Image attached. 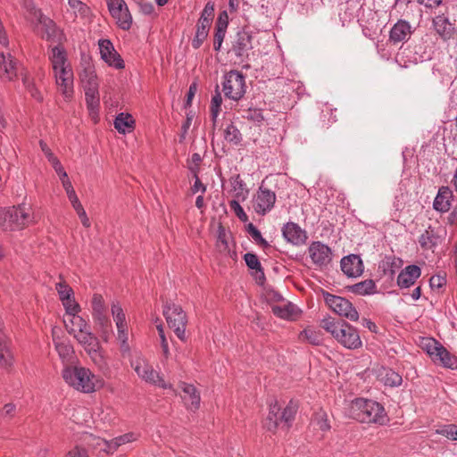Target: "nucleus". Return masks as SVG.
I'll return each instance as SVG.
<instances>
[{"instance_id":"obj_4","label":"nucleus","mask_w":457,"mask_h":457,"mask_svg":"<svg viewBox=\"0 0 457 457\" xmlns=\"http://www.w3.org/2000/svg\"><path fill=\"white\" fill-rule=\"evenodd\" d=\"M31 221V208L26 202L17 206L0 208V228L4 231L21 229Z\"/></svg>"},{"instance_id":"obj_14","label":"nucleus","mask_w":457,"mask_h":457,"mask_svg":"<svg viewBox=\"0 0 457 457\" xmlns=\"http://www.w3.org/2000/svg\"><path fill=\"white\" fill-rule=\"evenodd\" d=\"M309 255L312 262L319 267H325L332 260V251L327 245L315 241L308 248Z\"/></svg>"},{"instance_id":"obj_47","label":"nucleus","mask_w":457,"mask_h":457,"mask_svg":"<svg viewBox=\"0 0 457 457\" xmlns=\"http://www.w3.org/2000/svg\"><path fill=\"white\" fill-rule=\"evenodd\" d=\"M112 314L117 328H121V326H127L125 320V314L123 312L122 308L118 303H112Z\"/></svg>"},{"instance_id":"obj_5","label":"nucleus","mask_w":457,"mask_h":457,"mask_svg":"<svg viewBox=\"0 0 457 457\" xmlns=\"http://www.w3.org/2000/svg\"><path fill=\"white\" fill-rule=\"evenodd\" d=\"M245 77L241 71L231 70L224 75L222 91L225 97L238 101L245 96Z\"/></svg>"},{"instance_id":"obj_43","label":"nucleus","mask_w":457,"mask_h":457,"mask_svg":"<svg viewBox=\"0 0 457 457\" xmlns=\"http://www.w3.org/2000/svg\"><path fill=\"white\" fill-rule=\"evenodd\" d=\"M436 434L444 436L450 440L457 441V425L446 424L439 426L436 429Z\"/></svg>"},{"instance_id":"obj_31","label":"nucleus","mask_w":457,"mask_h":457,"mask_svg":"<svg viewBox=\"0 0 457 457\" xmlns=\"http://www.w3.org/2000/svg\"><path fill=\"white\" fill-rule=\"evenodd\" d=\"M14 361L12 352L5 344V337L0 334V368L10 370Z\"/></svg>"},{"instance_id":"obj_33","label":"nucleus","mask_w":457,"mask_h":457,"mask_svg":"<svg viewBox=\"0 0 457 457\" xmlns=\"http://www.w3.org/2000/svg\"><path fill=\"white\" fill-rule=\"evenodd\" d=\"M54 344L55 350L58 353L59 357L62 361H70L74 354V350L72 345L67 340H62L61 338H54Z\"/></svg>"},{"instance_id":"obj_62","label":"nucleus","mask_w":457,"mask_h":457,"mask_svg":"<svg viewBox=\"0 0 457 457\" xmlns=\"http://www.w3.org/2000/svg\"><path fill=\"white\" fill-rule=\"evenodd\" d=\"M156 328H157V330L159 332V336H160V338H161V344H162V352H163V353L165 355H167L168 353H169V346H168L167 339H166L165 335H164L162 325H161V324L157 325Z\"/></svg>"},{"instance_id":"obj_64","label":"nucleus","mask_w":457,"mask_h":457,"mask_svg":"<svg viewBox=\"0 0 457 457\" xmlns=\"http://www.w3.org/2000/svg\"><path fill=\"white\" fill-rule=\"evenodd\" d=\"M64 457H87L86 450L76 447L71 450Z\"/></svg>"},{"instance_id":"obj_13","label":"nucleus","mask_w":457,"mask_h":457,"mask_svg":"<svg viewBox=\"0 0 457 457\" xmlns=\"http://www.w3.org/2000/svg\"><path fill=\"white\" fill-rule=\"evenodd\" d=\"M101 58L108 63L109 66L115 69H123L124 62L119 53L109 39H100L98 42Z\"/></svg>"},{"instance_id":"obj_60","label":"nucleus","mask_w":457,"mask_h":457,"mask_svg":"<svg viewBox=\"0 0 457 457\" xmlns=\"http://www.w3.org/2000/svg\"><path fill=\"white\" fill-rule=\"evenodd\" d=\"M266 298L269 302L275 303H279L285 302V299L282 296V295L274 289H270V290L267 291Z\"/></svg>"},{"instance_id":"obj_38","label":"nucleus","mask_w":457,"mask_h":457,"mask_svg":"<svg viewBox=\"0 0 457 457\" xmlns=\"http://www.w3.org/2000/svg\"><path fill=\"white\" fill-rule=\"evenodd\" d=\"M279 421H281L280 407L278 405L277 403L274 404H270L268 417L264 421V427L268 430L272 431L277 428Z\"/></svg>"},{"instance_id":"obj_58","label":"nucleus","mask_w":457,"mask_h":457,"mask_svg":"<svg viewBox=\"0 0 457 457\" xmlns=\"http://www.w3.org/2000/svg\"><path fill=\"white\" fill-rule=\"evenodd\" d=\"M16 411L15 404L9 403H6L0 411V417L3 419H12L14 417Z\"/></svg>"},{"instance_id":"obj_30","label":"nucleus","mask_w":457,"mask_h":457,"mask_svg":"<svg viewBox=\"0 0 457 457\" xmlns=\"http://www.w3.org/2000/svg\"><path fill=\"white\" fill-rule=\"evenodd\" d=\"M271 310L276 316L286 320L294 319L298 315L299 312L298 308L291 303L273 304Z\"/></svg>"},{"instance_id":"obj_48","label":"nucleus","mask_w":457,"mask_h":457,"mask_svg":"<svg viewBox=\"0 0 457 457\" xmlns=\"http://www.w3.org/2000/svg\"><path fill=\"white\" fill-rule=\"evenodd\" d=\"M145 380L149 381L160 387L165 388L167 386L163 378L160 376V374L154 370H145Z\"/></svg>"},{"instance_id":"obj_42","label":"nucleus","mask_w":457,"mask_h":457,"mask_svg":"<svg viewBox=\"0 0 457 457\" xmlns=\"http://www.w3.org/2000/svg\"><path fill=\"white\" fill-rule=\"evenodd\" d=\"M296 411L297 404L295 402L290 401L282 413H280L281 422H285L287 426L289 427L290 423L295 419Z\"/></svg>"},{"instance_id":"obj_46","label":"nucleus","mask_w":457,"mask_h":457,"mask_svg":"<svg viewBox=\"0 0 457 457\" xmlns=\"http://www.w3.org/2000/svg\"><path fill=\"white\" fill-rule=\"evenodd\" d=\"M127 326H121V328H117V338L120 342V352L123 356L129 353V345L128 344V334H127Z\"/></svg>"},{"instance_id":"obj_53","label":"nucleus","mask_w":457,"mask_h":457,"mask_svg":"<svg viewBox=\"0 0 457 457\" xmlns=\"http://www.w3.org/2000/svg\"><path fill=\"white\" fill-rule=\"evenodd\" d=\"M244 259H245L246 265L250 269L259 270V271H261L262 276V277L264 276L263 272L262 271L261 263L259 262L257 255H255L254 253H246L244 255Z\"/></svg>"},{"instance_id":"obj_40","label":"nucleus","mask_w":457,"mask_h":457,"mask_svg":"<svg viewBox=\"0 0 457 457\" xmlns=\"http://www.w3.org/2000/svg\"><path fill=\"white\" fill-rule=\"evenodd\" d=\"M224 137L228 142L232 143L235 145H239L243 139L240 130L233 124V122L226 128Z\"/></svg>"},{"instance_id":"obj_34","label":"nucleus","mask_w":457,"mask_h":457,"mask_svg":"<svg viewBox=\"0 0 457 457\" xmlns=\"http://www.w3.org/2000/svg\"><path fill=\"white\" fill-rule=\"evenodd\" d=\"M352 293L358 295H369L377 292V286L373 279H365L349 287Z\"/></svg>"},{"instance_id":"obj_20","label":"nucleus","mask_w":457,"mask_h":457,"mask_svg":"<svg viewBox=\"0 0 457 457\" xmlns=\"http://www.w3.org/2000/svg\"><path fill=\"white\" fill-rule=\"evenodd\" d=\"M433 26L444 41L453 38L456 33L454 24L451 23L449 19L444 14L437 15L433 19Z\"/></svg>"},{"instance_id":"obj_2","label":"nucleus","mask_w":457,"mask_h":457,"mask_svg":"<svg viewBox=\"0 0 457 457\" xmlns=\"http://www.w3.org/2000/svg\"><path fill=\"white\" fill-rule=\"evenodd\" d=\"M349 416L362 423L385 425L388 421V417L382 404L363 398H357L351 403Z\"/></svg>"},{"instance_id":"obj_41","label":"nucleus","mask_w":457,"mask_h":457,"mask_svg":"<svg viewBox=\"0 0 457 457\" xmlns=\"http://www.w3.org/2000/svg\"><path fill=\"white\" fill-rule=\"evenodd\" d=\"M382 381L388 386H398L402 384V377L393 370H384Z\"/></svg>"},{"instance_id":"obj_12","label":"nucleus","mask_w":457,"mask_h":457,"mask_svg":"<svg viewBox=\"0 0 457 457\" xmlns=\"http://www.w3.org/2000/svg\"><path fill=\"white\" fill-rule=\"evenodd\" d=\"M92 316L95 322L100 326L103 333H107L111 328V321L105 312L104 300L99 294L92 297Z\"/></svg>"},{"instance_id":"obj_10","label":"nucleus","mask_w":457,"mask_h":457,"mask_svg":"<svg viewBox=\"0 0 457 457\" xmlns=\"http://www.w3.org/2000/svg\"><path fill=\"white\" fill-rule=\"evenodd\" d=\"M133 440V434H125L117 436L110 441H107L101 437L94 436L92 435L88 436V437L87 438L88 445L92 446L96 450H99V452H104L108 454L113 453L118 449L119 446L129 443Z\"/></svg>"},{"instance_id":"obj_55","label":"nucleus","mask_w":457,"mask_h":457,"mask_svg":"<svg viewBox=\"0 0 457 457\" xmlns=\"http://www.w3.org/2000/svg\"><path fill=\"white\" fill-rule=\"evenodd\" d=\"M22 80L24 86L27 87L30 96L38 102L43 101V96L41 93L37 90L35 85L29 80V79L26 76L22 79Z\"/></svg>"},{"instance_id":"obj_44","label":"nucleus","mask_w":457,"mask_h":457,"mask_svg":"<svg viewBox=\"0 0 457 457\" xmlns=\"http://www.w3.org/2000/svg\"><path fill=\"white\" fill-rule=\"evenodd\" d=\"M300 337L307 340L313 345H320L322 343V337L320 332L306 328L301 332Z\"/></svg>"},{"instance_id":"obj_45","label":"nucleus","mask_w":457,"mask_h":457,"mask_svg":"<svg viewBox=\"0 0 457 457\" xmlns=\"http://www.w3.org/2000/svg\"><path fill=\"white\" fill-rule=\"evenodd\" d=\"M312 423L317 426L321 431H328L330 428V425L328 420V414L320 411L315 413L314 418L312 420Z\"/></svg>"},{"instance_id":"obj_17","label":"nucleus","mask_w":457,"mask_h":457,"mask_svg":"<svg viewBox=\"0 0 457 457\" xmlns=\"http://www.w3.org/2000/svg\"><path fill=\"white\" fill-rule=\"evenodd\" d=\"M18 61L11 54L0 53V78L13 80L18 78Z\"/></svg>"},{"instance_id":"obj_27","label":"nucleus","mask_w":457,"mask_h":457,"mask_svg":"<svg viewBox=\"0 0 457 457\" xmlns=\"http://www.w3.org/2000/svg\"><path fill=\"white\" fill-rule=\"evenodd\" d=\"M85 100L89 115L96 121L100 108V96L98 88H86Z\"/></svg>"},{"instance_id":"obj_61","label":"nucleus","mask_w":457,"mask_h":457,"mask_svg":"<svg viewBox=\"0 0 457 457\" xmlns=\"http://www.w3.org/2000/svg\"><path fill=\"white\" fill-rule=\"evenodd\" d=\"M50 163L55 170L56 173L60 176V179H62V181L68 179V175L57 157L54 158V161L50 162Z\"/></svg>"},{"instance_id":"obj_56","label":"nucleus","mask_w":457,"mask_h":457,"mask_svg":"<svg viewBox=\"0 0 457 457\" xmlns=\"http://www.w3.org/2000/svg\"><path fill=\"white\" fill-rule=\"evenodd\" d=\"M257 200H276L275 192L266 188L262 182L259 187Z\"/></svg>"},{"instance_id":"obj_24","label":"nucleus","mask_w":457,"mask_h":457,"mask_svg":"<svg viewBox=\"0 0 457 457\" xmlns=\"http://www.w3.org/2000/svg\"><path fill=\"white\" fill-rule=\"evenodd\" d=\"M179 387L182 391L181 397L187 407L190 410L198 409L200 406V395L196 388L193 385L185 382L180 383Z\"/></svg>"},{"instance_id":"obj_32","label":"nucleus","mask_w":457,"mask_h":457,"mask_svg":"<svg viewBox=\"0 0 457 457\" xmlns=\"http://www.w3.org/2000/svg\"><path fill=\"white\" fill-rule=\"evenodd\" d=\"M211 26L212 24L209 22L206 23L204 21H197L195 35L191 43L194 49H199L201 47L209 35Z\"/></svg>"},{"instance_id":"obj_37","label":"nucleus","mask_w":457,"mask_h":457,"mask_svg":"<svg viewBox=\"0 0 457 457\" xmlns=\"http://www.w3.org/2000/svg\"><path fill=\"white\" fill-rule=\"evenodd\" d=\"M50 60L53 63V68L55 72H57L59 69L66 68L65 62L67 61V54L64 47L61 46L60 45L53 47Z\"/></svg>"},{"instance_id":"obj_29","label":"nucleus","mask_w":457,"mask_h":457,"mask_svg":"<svg viewBox=\"0 0 457 457\" xmlns=\"http://www.w3.org/2000/svg\"><path fill=\"white\" fill-rule=\"evenodd\" d=\"M64 322L67 331L73 337L77 333H81L90 328L87 322L78 314L69 316L68 320H65Z\"/></svg>"},{"instance_id":"obj_11","label":"nucleus","mask_w":457,"mask_h":457,"mask_svg":"<svg viewBox=\"0 0 457 457\" xmlns=\"http://www.w3.org/2000/svg\"><path fill=\"white\" fill-rule=\"evenodd\" d=\"M111 15L116 20L122 29L130 28L132 18L124 0H106Z\"/></svg>"},{"instance_id":"obj_23","label":"nucleus","mask_w":457,"mask_h":457,"mask_svg":"<svg viewBox=\"0 0 457 457\" xmlns=\"http://www.w3.org/2000/svg\"><path fill=\"white\" fill-rule=\"evenodd\" d=\"M421 275V270L417 265L406 266L397 277V285L401 288H409L416 282Z\"/></svg>"},{"instance_id":"obj_16","label":"nucleus","mask_w":457,"mask_h":457,"mask_svg":"<svg viewBox=\"0 0 457 457\" xmlns=\"http://www.w3.org/2000/svg\"><path fill=\"white\" fill-rule=\"evenodd\" d=\"M340 265L342 271L350 278L360 277L364 270L362 260L357 254L345 256L342 258Z\"/></svg>"},{"instance_id":"obj_36","label":"nucleus","mask_w":457,"mask_h":457,"mask_svg":"<svg viewBox=\"0 0 457 457\" xmlns=\"http://www.w3.org/2000/svg\"><path fill=\"white\" fill-rule=\"evenodd\" d=\"M217 226V235H216V246L220 253H228L229 252V237L230 234L225 229L222 223L218 221L216 223Z\"/></svg>"},{"instance_id":"obj_3","label":"nucleus","mask_w":457,"mask_h":457,"mask_svg":"<svg viewBox=\"0 0 457 457\" xmlns=\"http://www.w3.org/2000/svg\"><path fill=\"white\" fill-rule=\"evenodd\" d=\"M62 378L70 386L81 393H93L96 388L103 386L101 379L89 369L81 366L64 368Z\"/></svg>"},{"instance_id":"obj_39","label":"nucleus","mask_w":457,"mask_h":457,"mask_svg":"<svg viewBox=\"0 0 457 457\" xmlns=\"http://www.w3.org/2000/svg\"><path fill=\"white\" fill-rule=\"evenodd\" d=\"M221 104L222 97L219 90V85H216L215 95L212 96L210 105L211 119L213 123V128L215 127L217 117L221 110Z\"/></svg>"},{"instance_id":"obj_1","label":"nucleus","mask_w":457,"mask_h":457,"mask_svg":"<svg viewBox=\"0 0 457 457\" xmlns=\"http://www.w3.org/2000/svg\"><path fill=\"white\" fill-rule=\"evenodd\" d=\"M320 326L347 349L356 350L362 346L358 329L345 320L326 317L320 320Z\"/></svg>"},{"instance_id":"obj_21","label":"nucleus","mask_w":457,"mask_h":457,"mask_svg":"<svg viewBox=\"0 0 457 457\" xmlns=\"http://www.w3.org/2000/svg\"><path fill=\"white\" fill-rule=\"evenodd\" d=\"M56 83L62 89L65 98H71L73 96V74L71 70L62 68L55 72Z\"/></svg>"},{"instance_id":"obj_51","label":"nucleus","mask_w":457,"mask_h":457,"mask_svg":"<svg viewBox=\"0 0 457 457\" xmlns=\"http://www.w3.org/2000/svg\"><path fill=\"white\" fill-rule=\"evenodd\" d=\"M214 18V4L212 2H208L204 10L201 12L200 18L198 21H204L206 23H212Z\"/></svg>"},{"instance_id":"obj_63","label":"nucleus","mask_w":457,"mask_h":457,"mask_svg":"<svg viewBox=\"0 0 457 457\" xmlns=\"http://www.w3.org/2000/svg\"><path fill=\"white\" fill-rule=\"evenodd\" d=\"M39 145H40L42 152L45 154L47 160L49 161V162L52 161H54V158H56V156L52 153V151L49 148V146L47 145V144L45 141L40 140Z\"/></svg>"},{"instance_id":"obj_18","label":"nucleus","mask_w":457,"mask_h":457,"mask_svg":"<svg viewBox=\"0 0 457 457\" xmlns=\"http://www.w3.org/2000/svg\"><path fill=\"white\" fill-rule=\"evenodd\" d=\"M28 8L30 9V12L33 13L35 18L37 20L38 23L42 25L43 29H45V35L42 36L43 38L46 40L53 39L57 31V27L55 22L51 20L50 18L46 17L43 14L41 10L35 8L32 2L29 3V5H28Z\"/></svg>"},{"instance_id":"obj_22","label":"nucleus","mask_w":457,"mask_h":457,"mask_svg":"<svg viewBox=\"0 0 457 457\" xmlns=\"http://www.w3.org/2000/svg\"><path fill=\"white\" fill-rule=\"evenodd\" d=\"M412 33L410 23L405 20H398L392 27L389 40L394 44L407 41Z\"/></svg>"},{"instance_id":"obj_57","label":"nucleus","mask_w":457,"mask_h":457,"mask_svg":"<svg viewBox=\"0 0 457 457\" xmlns=\"http://www.w3.org/2000/svg\"><path fill=\"white\" fill-rule=\"evenodd\" d=\"M226 32L227 31H225V30L214 29V33H213V49H214V51H216V52L220 51L221 45L225 38Z\"/></svg>"},{"instance_id":"obj_8","label":"nucleus","mask_w":457,"mask_h":457,"mask_svg":"<svg viewBox=\"0 0 457 457\" xmlns=\"http://www.w3.org/2000/svg\"><path fill=\"white\" fill-rule=\"evenodd\" d=\"M74 338L83 346L84 350L96 365L102 366L104 363L100 342L91 332L90 328L84 332L75 334Z\"/></svg>"},{"instance_id":"obj_15","label":"nucleus","mask_w":457,"mask_h":457,"mask_svg":"<svg viewBox=\"0 0 457 457\" xmlns=\"http://www.w3.org/2000/svg\"><path fill=\"white\" fill-rule=\"evenodd\" d=\"M253 36L245 29L237 31L231 50L235 55L241 61L244 57H248V51L252 49Z\"/></svg>"},{"instance_id":"obj_54","label":"nucleus","mask_w":457,"mask_h":457,"mask_svg":"<svg viewBox=\"0 0 457 457\" xmlns=\"http://www.w3.org/2000/svg\"><path fill=\"white\" fill-rule=\"evenodd\" d=\"M246 118L249 120H252V121L255 122L259 126L265 120V118H264V116L262 114V109H257V108H254V109L249 108L248 111H247Z\"/></svg>"},{"instance_id":"obj_7","label":"nucleus","mask_w":457,"mask_h":457,"mask_svg":"<svg viewBox=\"0 0 457 457\" xmlns=\"http://www.w3.org/2000/svg\"><path fill=\"white\" fill-rule=\"evenodd\" d=\"M163 314L169 327L181 341H185L187 319L182 308L174 303L169 304L164 307Z\"/></svg>"},{"instance_id":"obj_9","label":"nucleus","mask_w":457,"mask_h":457,"mask_svg":"<svg viewBox=\"0 0 457 457\" xmlns=\"http://www.w3.org/2000/svg\"><path fill=\"white\" fill-rule=\"evenodd\" d=\"M324 298L328 307L339 316L351 321L359 320V312L349 300L329 293H326Z\"/></svg>"},{"instance_id":"obj_19","label":"nucleus","mask_w":457,"mask_h":457,"mask_svg":"<svg viewBox=\"0 0 457 457\" xmlns=\"http://www.w3.org/2000/svg\"><path fill=\"white\" fill-rule=\"evenodd\" d=\"M282 234L287 242L295 245H303L307 239L306 232L294 222L287 223L282 228Z\"/></svg>"},{"instance_id":"obj_52","label":"nucleus","mask_w":457,"mask_h":457,"mask_svg":"<svg viewBox=\"0 0 457 457\" xmlns=\"http://www.w3.org/2000/svg\"><path fill=\"white\" fill-rule=\"evenodd\" d=\"M72 205H73V208L76 211L78 216L79 217L82 225L85 228H89L91 223L87 215L85 208L81 204V202H72Z\"/></svg>"},{"instance_id":"obj_6","label":"nucleus","mask_w":457,"mask_h":457,"mask_svg":"<svg viewBox=\"0 0 457 457\" xmlns=\"http://www.w3.org/2000/svg\"><path fill=\"white\" fill-rule=\"evenodd\" d=\"M425 349L435 363L451 370L457 369V357L452 354L436 340L428 339L425 344Z\"/></svg>"},{"instance_id":"obj_59","label":"nucleus","mask_w":457,"mask_h":457,"mask_svg":"<svg viewBox=\"0 0 457 457\" xmlns=\"http://www.w3.org/2000/svg\"><path fill=\"white\" fill-rule=\"evenodd\" d=\"M453 197V195L451 188L448 186H443L439 188L434 200H446Z\"/></svg>"},{"instance_id":"obj_26","label":"nucleus","mask_w":457,"mask_h":457,"mask_svg":"<svg viewBox=\"0 0 457 457\" xmlns=\"http://www.w3.org/2000/svg\"><path fill=\"white\" fill-rule=\"evenodd\" d=\"M442 239L436 228L429 226L420 235L419 243L421 248L425 250H432L441 243Z\"/></svg>"},{"instance_id":"obj_50","label":"nucleus","mask_w":457,"mask_h":457,"mask_svg":"<svg viewBox=\"0 0 457 457\" xmlns=\"http://www.w3.org/2000/svg\"><path fill=\"white\" fill-rule=\"evenodd\" d=\"M62 303L68 316L78 314L80 311L79 304L75 301L74 296L64 299Z\"/></svg>"},{"instance_id":"obj_25","label":"nucleus","mask_w":457,"mask_h":457,"mask_svg":"<svg viewBox=\"0 0 457 457\" xmlns=\"http://www.w3.org/2000/svg\"><path fill=\"white\" fill-rule=\"evenodd\" d=\"M223 189L227 190L225 185H223ZM228 193L231 197L237 198V200L240 198L241 200H245L247 198L249 190L246 188L239 174L234 175L229 179V189H228Z\"/></svg>"},{"instance_id":"obj_28","label":"nucleus","mask_w":457,"mask_h":457,"mask_svg":"<svg viewBox=\"0 0 457 457\" xmlns=\"http://www.w3.org/2000/svg\"><path fill=\"white\" fill-rule=\"evenodd\" d=\"M114 128L120 134L131 132L135 129V120L129 113H119L113 121Z\"/></svg>"},{"instance_id":"obj_49","label":"nucleus","mask_w":457,"mask_h":457,"mask_svg":"<svg viewBox=\"0 0 457 457\" xmlns=\"http://www.w3.org/2000/svg\"><path fill=\"white\" fill-rule=\"evenodd\" d=\"M55 289L61 301H64V299H68L74 295L72 288L64 281L56 283Z\"/></svg>"},{"instance_id":"obj_35","label":"nucleus","mask_w":457,"mask_h":457,"mask_svg":"<svg viewBox=\"0 0 457 457\" xmlns=\"http://www.w3.org/2000/svg\"><path fill=\"white\" fill-rule=\"evenodd\" d=\"M79 76L84 90L89 87L92 89L99 87L97 76L92 65L88 64L85 67Z\"/></svg>"}]
</instances>
